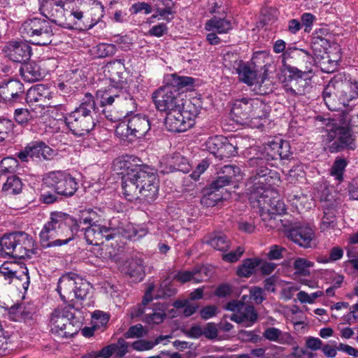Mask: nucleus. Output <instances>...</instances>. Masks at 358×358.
Listing matches in <instances>:
<instances>
[{
    "mask_svg": "<svg viewBox=\"0 0 358 358\" xmlns=\"http://www.w3.org/2000/svg\"><path fill=\"white\" fill-rule=\"evenodd\" d=\"M125 169L122 189L124 197L130 201L141 199L152 202L158 196V180L153 170L148 166L132 164L129 161L120 162Z\"/></svg>",
    "mask_w": 358,
    "mask_h": 358,
    "instance_id": "f257e3e1",
    "label": "nucleus"
},
{
    "mask_svg": "<svg viewBox=\"0 0 358 358\" xmlns=\"http://www.w3.org/2000/svg\"><path fill=\"white\" fill-rule=\"evenodd\" d=\"M91 217L76 220L62 212H53L50 220L44 225L40 233V239L43 248L61 246L74 238L81 225L93 224Z\"/></svg>",
    "mask_w": 358,
    "mask_h": 358,
    "instance_id": "f03ea898",
    "label": "nucleus"
},
{
    "mask_svg": "<svg viewBox=\"0 0 358 358\" xmlns=\"http://www.w3.org/2000/svg\"><path fill=\"white\" fill-rule=\"evenodd\" d=\"M252 183L254 184L247 189L252 207L259 210L262 220L267 227H278L277 216L286 210L284 202L278 198H271L272 192L266 189L259 182H251L248 185Z\"/></svg>",
    "mask_w": 358,
    "mask_h": 358,
    "instance_id": "7ed1b4c3",
    "label": "nucleus"
},
{
    "mask_svg": "<svg viewBox=\"0 0 358 358\" xmlns=\"http://www.w3.org/2000/svg\"><path fill=\"white\" fill-rule=\"evenodd\" d=\"M293 52L296 56L306 59L309 65L311 66L313 57L308 51L294 48ZM311 71V66H306V70L301 71L296 67L284 64L279 78L283 84L286 93L292 96H298L308 92L311 87V81L307 77V74L310 73Z\"/></svg>",
    "mask_w": 358,
    "mask_h": 358,
    "instance_id": "20e7f679",
    "label": "nucleus"
},
{
    "mask_svg": "<svg viewBox=\"0 0 358 358\" xmlns=\"http://www.w3.org/2000/svg\"><path fill=\"white\" fill-rule=\"evenodd\" d=\"M166 84L152 94L156 108L160 111L170 112L180 107V89L193 84L194 79L176 73L167 75Z\"/></svg>",
    "mask_w": 358,
    "mask_h": 358,
    "instance_id": "39448f33",
    "label": "nucleus"
},
{
    "mask_svg": "<svg viewBox=\"0 0 358 358\" xmlns=\"http://www.w3.org/2000/svg\"><path fill=\"white\" fill-rule=\"evenodd\" d=\"M96 109L94 96L86 93L80 106L65 117L66 126L76 136L89 134L96 124L94 115L97 113Z\"/></svg>",
    "mask_w": 358,
    "mask_h": 358,
    "instance_id": "423d86ee",
    "label": "nucleus"
},
{
    "mask_svg": "<svg viewBox=\"0 0 358 358\" xmlns=\"http://www.w3.org/2000/svg\"><path fill=\"white\" fill-rule=\"evenodd\" d=\"M357 96V85L348 80L330 82L323 91V99L331 110H343Z\"/></svg>",
    "mask_w": 358,
    "mask_h": 358,
    "instance_id": "0eeeda50",
    "label": "nucleus"
},
{
    "mask_svg": "<svg viewBox=\"0 0 358 358\" xmlns=\"http://www.w3.org/2000/svg\"><path fill=\"white\" fill-rule=\"evenodd\" d=\"M268 113V106L262 100L248 97L236 99L231 110L232 119L242 125H249L252 119L266 118Z\"/></svg>",
    "mask_w": 358,
    "mask_h": 358,
    "instance_id": "6e6552de",
    "label": "nucleus"
},
{
    "mask_svg": "<svg viewBox=\"0 0 358 358\" xmlns=\"http://www.w3.org/2000/svg\"><path fill=\"white\" fill-rule=\"evenodd\" d=\"M19 31L26 41L36 45L50 44L54 36L51 23L39 17L29 18L24 21Z\"/></svg>",
    "mask_w": 358,
    "mask_h": 358,
    "instance_id": "1a4fd4ad",
    "label": "nucleus"
},
{
    "mask_svg": "<svg viewBox=\"0 0 358 358\" xmlns=\"http://www.w3.org/2000/svg\"><path fill=\"white\" fill-rule=\"evenodd\" d=\"M354 126L352 122L348 126L334 124L327 129L324 138L327 149L331 153L341 152L344 150H354L357 147L355 138L351 131V128Z\"/></svg>",
    "mask_w": 358,
    "mask_h": 358,
    "instance_id": "9d476101",
    "label": "nucleus"
},
{
    "mask_svg": "<svg viewBox=\"0 0 358 358\" xmlns=\"http://www.w3.org/2000/svg\"><path fill=\"white\" fill-rule=\"evenodd\" d=\"M57 290L64 302H72L76 299L83 300L86 297L89 285L77 274L67 273L59 278Z\"/></svg>",
    "mask_w": 358,
    "mask_h": 358,
    "instance_id": "9b49d317",
    "label": "nucleus"
},
{
    "mask_svg": "<svg viewBox=\"0 0 358 358\" xmlns=\"http://www.w3.org/2000/svg\"><path fill=\"white\" fill-rule=\"evenodd\" d=\"M73 305L59 306L52 313L50 327L52 333L62 338H69L78 332V328L74 324Z\"/></svg>",
    "mask_w": 358,
    "mask_h": 358,
    "instance_id": "f8f14e48",
    "label": "nucleus"
},
{
    "mask_svg": "<svg viewBox=\"0 0 358 358\" xmlns=\"http://www.w3.org/2000/svg\"><path fill=\"white\" fill-rule=\"evenodd\" d=\"M44 180L45 183L53 187L58 194L64 196H73L78 188L76 178L66 171L50 172Z\"/></svg>",
    "mask_w": 358,
    "mask_h": 358,
    "instance_id": "ddd939ff",
    "label": "nucleus"
},
{
    "mask_svg": "<svg viewBox=\"0 0 358 358\" xmlns=\"http://www.w3.org/2000/svg\"><path fill=\"white\" fill-rule=\"evenodd\" d=\"M224 65L228 66L229 69H232L233 73H236L238 76V79L241 82H243L248 85L252 86L258 85L261 86L266 77V72L267 69H264L262 75L257 73V70L252 68L247 65L241 60L236 59L233 64H227V59H224Z\"/></svg>",
    "mask_w": 358,
    "mask_h": 358,
    "instance_id": "4468645a",
    "label": "nucleus"
},
{
    "mask_svg": "<svg viewBox=\"0 0 358 358\" xmlns=\"http://www.w3.org/2000/svg\"><path fill=\"white\" fill-rule=\"evenodd\" d=\"M150 129V123L147 116L137 114L131 117L127 124H120L116 132L126 136L131 135L136 138H142Z\"/></svg>",
    "mask_w": 358,
    "mask_h": 358,
    "instance_id": "2eb2a0df",
    "label": "nucleus"
},
{
    "mask_svg": "<svg viewBox=\"0 0 358 358\" xmlns=\"http://www.w3.org/2000/svg\"><path fill=\"white\" fill-rule=\"evenodd\" d=\"M80 6L73 8L70 12L64 15L62 22V27L68 29L85 30L92 27L87 20L85 8H83L82 0H78Z\"/></svg>",
    "mask_w": 358,
    "mask_h": 358,
    "instance_id": "dca6fc26",
    "label": "nucleus"
},
{
    "mask_svg": "<svg viewBox=\"0 0 358 358\" xmlns=\"http://www.w3.org/2000/svg\"><path fill=\"white\" fill-rule=\"evenodd\" d=\"M53 155V150L43 142L29 143L25 148L17 153V157L22 162H28L29 159L38 161L49 159Z\"/></svg>",
    "mask_w": 358,
    "mask_h": 358,
    "instance_id": "f3484780",
    "label": "nucleus"
},
{
    "mask_svg": "<svg viewBox=\"0 0 358 358\" xmlns=\"http://www.w3.org/2000/svg\"><path fill=\"white\" fill-rule=\"evenodd\" d=\"M23 84L17 80H9L0 85V101L6 103L20 102L23 99Z\"/></svg>",
    "mask_w": 358,
    "mask_h": 358,
    "instance_id": "a211bd4d",
    "label": "nucleus"
},
{
    "mask_svg": "<svg viewBox=\"0 0 358 358\" xmlns=\"http://www.w3.org/2000/svg\"><path fill=\"white\" fill-rule=\"evenodd\" d=\"M85 237L89 244L99 245L103 243L104 240L108 241L116 236V229L108 228L105 226L93 224L85 229Z\"/></svg>",
    "mask_w": 358,
    "mask_h": 358,
    "instance_id": "6ab92c4d",
    "label": "nucleus"
},
{
    "mask_svg": "<svg viewBox=\"0 0 358 358\" xmlns=\"http://www.w3.org/2000/svg\"><path fill=\"white\" fill-rule=\"evenodd\" d=\"M53 97L50 88L43 84L30 87L26 94V100L29 103H38L40 106L55 107V103L51 101Z\"/></svg>",
    "mask_w": 358,
    "mask_h": 358,
    "instance_id": "aec40b11",
    "label": "nucleus"
},
{
    "mask_svg": "<svg viewBox=\"0 0 358 358\" xmlns=\"http://www.w3.org/2000/svg\"><path fill=\"white\" fill-rule=\"evenodd\" d=\"M97 95L101 96V106H110L114 102L121 103L123 101L127 103L132 102L129 93L123 86L111 85L104 92L98 91Z\"/></svg>",
    "mask_w": 358,
    "mask_h": 358,
    "instance_id": "412c9836",
    "label": "nucleus"
},
{
    "mask_svg": "<svg viewBox=\"0 0 358 358\" xmlns=\"http://www.w3.org/2000/svg\"><path fill=\"white\" fill-rule=\"evenodd\" d=\"M291 241L303 248H310L315 235L314 230L307 224H297L292 227L287 233Z\"/></svg>",
    "mask_w": 358,
    "mask_h": 358,
    "instance_id": "4be33fe9",
    "label": "nucleus"
},
{
    "mask_svg": "<svg viewBox=\"0 0 358 358\" xmlns=\"http://www.w3.org/2000/svg\"><path fill=\"white\" fill-rule=\"evenodd\" d=\"M15 264H10V267L0 268V289L10 285L14 278L24 281V288H27L29 285V276L27 267L20 266L18 270H15Z\"/></svg>",
    "mask_w": 358,
    "mask_h": 358,
    "instance_id": "5701e85b",
    "label": "nucleus"
},
{
    "mask_svg": "<svg viewBox=\"0 0 358 358\" xmlns=\"http://www.w3.org/2000/svg\"><path fill=\"white\" fill-rule=\"evenodd\" d=\"M64 6L63 0H41L40 10L41 14L52 18V22L61 27L65 15Z\"/></svg>",
    "mask_w": 358,
    "mask_h": 358,
    "instance_id": "b1692460",
    "label": "nucleus"
},
{
    "mask_svg": "<svg viewBox=\"0 0 358 358\" xmlns=\"http://www.w3.org/2000/svg\"><path fill=\"white\" fill-rule=\"evenodd\" d=\"M322 207L324 208V216L320 224V229L322 231L334 228L336 226V216L334 211L340 203L338 199L334 198L331 194L327 195L322 199Z\"/></svg>",
    "mask_w": 358,
    "mask_h": 358,
    "instance_id": "393cba45",
    "label": "nucleus"
},
{
    "mask_svg": "<svg viewBox=\"0 0 358 358\" xmlns=\"http://www.w3.org/2000/svg\"><path fill=\"white\" fill-rule=\"evenodd\" d=\"M6 52L10 60L22 62L29 59L31 48L24 42L10 41L6 46Z\"/></svg>",
    "mask_w": 358,
    "mask_h": 358,
    "instance_id": "a878e982",
    "label": "nucleus"
},
{
    "mask_svg": "<svg viewBox=\"0 0 358 358\" xmlns=\"http://www.w3.org/2000/svg\"><path fill=\"white\" fill-rule=\"evenodd\" d=\"M165 125L169 131L178 133L191 128V123L183 116L180 107L167 113Z\"/></svg>",
    "mask_w": 358,
    "mask_h": 358,
    "instance_id": "bb28decb",
    "label": "nucleus"
},
{
    "mask_svg": "<svg viewBox=\"0 0 358 358\" xmlns=\"http://www.w3.org/2000/svg\"><path fill=\"white\" fill-rule=\"evenodd\" d=\"M16 243L15 259L30 257L34 253V241L27 233L19 231Z\"/></svg>",
    "mask_w": 358,
    "mask_h": 358,
    "instance_id": "cd10ccee",
    "label": "nucleus"
},
{
    "mask_svg": "<svg viewBox=\"0 0 358 358\" xmlns=\"http://www.w3.org/2000/svg\"><path fill=\"white\" fill-rule=\"evenodd\" d=\"M229 318L238 324H244L246 327L253 325L257 320L258 315L253 306L244 305L238 314H232Z\"/></svg>",
    "mask_w": 358,
    "mask_h": 358,
    "instance_id": "c85d7f7f",
    "label": "nucleus"
},
{
    "mask_svg": "<svg viewBox=\"0 0 358 358\" xmlns=\"http://www.w3.org/2000/svg\"><path fill=\"white\" fill-rule=\"evenodd\" d=\"M204 243L213 249L227 252L231 246V241L226 234L221 231H215L204 238Z\"/></svg>",
    "mask_w": 358,
    "mask_h": 358,
    "instance_id": "c756f323",
    "label": "nucleus"
},
{
    "mask_svg": "<svg viewBox=\"0 0 358 358\" xmlns=\"http://www.w3.org/2000/svg\"><path fill=\"white\" fill-rule=\"evenodd\" d=\"M82 5L86 13H89L91 17L90 24H92L93 27L103 16V5L97 0H82Z\"/></svg>",
    "mask_w": 358,
    "mask_h": 358,
    "instance_id": "7c9ffc66",
    "label": "nucleus"
},
{
    "mask_svg": "<svg viewBox=\"0 0 358 358\" xmlns=\"http://www.w3.org/2000/svg\"><path fill=\"white\" fill-rule=\"evenodd\" d=\"M123 271L134 280L141 281L144 277L143 261L139 258L127 261L123 266Z\"/></svg>",
    "mask_w": 358,
    "mask_h": 358,
    "instance_id": "2f4dec72",
    "label": "nucleus"
},
{
    "mask_svg": "<svg viewBox=\"0 0 358 358\" xmlns=\"http://www.w3.org/2000/svg\"><path fill=\"white\" fill-rule=\"evenodd\" d=\"M18 232L4 234L0 239V252L2 255L15 259Z\"/></svg>",
    "mask_w": 358,
    "mask_h": 358,
    "instance_id": "473e14b6",
    "label": "nucleus"
},
{
    "mask_svg": "<svg viewBox=\"0 0 358 358\" xmlns=\"http://www.w3.org/2000/svg\"><path fill=\"white\" fill-rule=\"evenodd\" d=\"M20 73L23 80L28 83L37 81L43 77L40 66L34 62L22 64Z\"/></svg>",
    "mask_w": 358,
    "mask_h": 358,
    "instance_id": "72a5a7b5",
    "label": "nucleus"
},
{
    "mask_svg": "<svg viewBox=\"0 0 358 358\" xmlns=\"http://www.w3.org/2000/svg\"><path fill=\"white\" fill-rule=\"evenodd\" d=\"M263 337L271 342H276L279 344H291L292 338L288 333L282 332L275 327H268L263 332Z\"/></svg>",
    "mask_w": 358,
    "mask_h": 358,
    "instance_id": "f704fd0d",
    "label": "nucleus"
},
{
    "mask_svg": "<svg viewBox=\"0 0 358 358\" xmlns=\"http://www.w3.org/2000/svg\"><path fill=\"white\" fill-rule=\"evenodd\" d=\"M261 264L259 258H249L244 259L238 266L236 274L241 278H249L255 273L259 265Z\"/></svg>",
    "mask_w": 358,
    "mask_h": 358,
    "instance_id": "c9c22d12",
    "label": "nucleus"
},
{
    "mask_svg": "<svg viewBox=\"0 0 358 358\" xmlns=\"http://www.w3.org/2000/svg\"><path fill=\"white\" fill-rule=\"evenodd\" d=\"M166 316L164 305L157 304L153 307L151 311L145 314L141 320L149 324H159L164 320Z\"/></svg>",
    "mask_w": 358,
    "mask_h": 358,
    "instance_id": "e433bc0d",
    "label": "nucleus"
},
{
    "mask_svg": "<svg viewBox=\"0 0 358 358\" xmlns=\"http://www.w3.org/2000/svg\"><path fill=\"white\" fill-rule=\"evenodd\" d=\"M319 57H320V59L318 60V63L322 71L329 73L336 70L341 57L338 54H336L331 57L328 52H324L323 55L320 54Z\"/></svg>",
    "mask_w": 358,
    "mask_h": 358,
    "instance_id": "4c0bfd02",
    "label": "nucleus"
},
{
    "mask_svg": "<svg viewBox=\"0 0 358 358\" xmlns=\"http://www.w3.org/2000/svg\"><path fill=\"white\" fill-rule=\"evenodd\" d=\"M22 183L20 178L15 175L7 177L6 182L3 184L2 192L6 195H15L21 192Z\"/></svg>",
    "mask_w": 358,
    "mask_h": 358,
    "instance_id": "58836bf2",
    "label": "nucleus"
},
{
    "mask_svg": "<svg viewBox=\"0 0 358 358\" xmlns=\"http://www.w3.org/2000/svg\"><path fill=\"white\" fill-rule=\"evenodd\" d=\"M124 64L121 60H117L108 66L110 79L113 82L118 84L117 86H123L125 87L126 83L123 80V75L124 73Z\"/></svg>",
    "mask_w": 358,
    "mask_h": 358,
    "instance_id": "ea45409f",
    "label": "nucleus"
},
{
    "mask_svg": "<svg viewBox=\"0 0 358 358\" xmlns=\"http://www.w3.org/2000/svg\"><path fill=\"white\" fill-rule=\"evenodd\" d=\"M231 29V23L224 19L213 17L206 24V29L208 31H216L218 34L228 32Z\"/></svg>",
    "mask_w": 358,
    "mask_h": 358,
    "instance_id": "a19ab883",
    "label": "nucleus"
},
{
    "mask_svg": "<svg viewBox=\"0 0 358 358\" xmlns=\"http://www.w3.org/2000/svg\"><path fill=\"white\" fill-rule=\"evenodd\" d=\"M182 106L180 108V111L182 113L183 116L187 118V121L190 122L192 127L194 124V119L198 115L199 109L189 100L182 103Z\"/></svg>",
    "mask_w": 358,
    "mask_h": 358,
    "instance_id": "79ce46f5",
    "label": "nucleus"
},
{
    "mask_svg": "<svg viewBox=\"0 0 358 358\" xmlns=\"http://www.w3.org/2000/svg\"><path fill=\"white\" fill-rule=\"evenodd\" d=\"M348 165L347 161L343 158L337 157L330 169V175L341 182L343 180V173Z\"/></svg>",
    "mask_w": 358,
    "mask_h": 358,
    "instance_id": "37998d69",
    "label": "nucleus"
},
{
    "mask_svg": "<svg viewBox=\"0 0 358 358\" xmlns=\"http://www.w3.org/2000/svg\"><path fill=\"white\" fill-rule=\"evenodd\" d=\"M151 4L157 14L162 17L173 13L172 7L173 3L172 0H151Z\"/></svg>",
    "mask_w": 358,
    "mask_h": 358,
    "instance_id": "c03bdc74",
    "label": "nucleus"
},
{
    "mask_svg": "<svg viewBox=\"0 0 358 358\" xmlns=\"http://www.w3.org/2000/svg\"><path fill=\"white\" fill-rule=\"evenodd\" d=\"M171 338V336H159L154 342L146 340H138L131 345L132 348L137 351H145L152 349L155 345L160 343L164 339Z\"/></svg>",
    "mask_w": 358,
    "mask_h": 358,
    "instance_id": "a18cd8bd",
    "label": "nucleus"
},
{
    "mask_svg": "<svg viewBox=\"0 0 358 358\" xmlns=\"http://www.w3.org/2000/svg\"><path fill=\"white\" fill-rule=\"evenodd\" d=\"M223 142H226V138L223 136L210 137L206 143V148L210 153L217 157Z\"/></svg>",
    "mask_w": 358,
    "mask_h": 358,
    "instance_id": "49530a36",
    "label": "nucleus"
},
{
    "mask_svg": "<svg viewBox=\"0 0 358 358\" xmlns=\"http://www.w3.org/2000/svg\"><path fill=\"white\" fill-rule=\"evenodd\" d=\"M314 266V263L305 258L299 257L294 262L296 271L304 276L310 275L309 268Z\"/></svg>",
    "mask_w": 358,
    "mask_h": 358,
    "instance_id": "de8ad7c7",
    "label": "nucleus"
},
{
    "mask_svg": "<svg viewBox=\"0 0 358 358\" xmlns=\"http://www.w3.org/2000/svg\"><path fill=\"white\" fill-rule=\"evenodd\" d=\"M177 292L176 288H175L171 282L169 280H164L158 290L156 297L157 298H166L174 296Z\"/></svg>",
    "mask_w": 358,
    "mask_h": 358,
    "instance_id": "09e8293b",
    "label": "nucleus"
},
{
    "mask_svg": "<svg viewBox=\"0 0 358 358\" xmlns=\"http://www.w3.org/2000/svg\"><path fill=\"white\" fill-rule=\"evenodd\" d=\"M18 166V162L13 157H5L0 163V172L1 174L13 173Z\"/></svg>",
    "mask_w": 358,
    "mask_h": 358,
    "instance_id": "8fccbe9b",
    "label": "nucleus"
},
{
    "mask_svg": "<svg viewBox=\"0 0 358 358\" xmlns=\"http://www.w3.org/2000/svg\"><path fill=\"white\" fill-rule=\"evenodd\" d=\"M238 153L237 148L226 138V142H223V145L220 150L217 157L221 159L229 158L236 155Z\"/></svg>",
    "mask_w": 358,
    "mask_h": 358,
    "instance_id": "3c124183",
    "label": "nucleus"
},
{
    "mask_svg": "<svg viewBox=\"0 0 358 358\" xmlns=\"http://www.w3.org/2000/svg\"><path fill=\"white\" fill-rule=\"evenodd\" d=\"M15 120L20 124L28 123L34 119V115L26 108H17L15 111Z\"/></svg>",
    "mask_w": 358,
    "mask_h": 358,
    "instance_id": "603ef678",
    "label": "nucleus"
},
{
    "mask_svg": "<svg viewBox=\"0 0 358 358\" xmlns=\"http://www.w3.org/2000/svg\"><path fill=\"white\" fill-rule=\"evenodd\" d=\"M116 47L113 44L101 43L96 46V53L99 57H107L113 55Z\"/></svg>",
    "mask_w": 358,
    "mask_h": 358,
    "instance_id": "864d4df0",
    "label": "nucleus"
},
{
    "mask_svg": "<svg viewBox=\"0 0 358 358\" xmlns=\"http://www.w3.org/2000/svg\"><path fill=\"white\" fill-rule=\"evenodd\" d=\"M282 139L272 141L267 143L264 150L268 155L267 159H277V154L279 151L280 144Z\"/></svg>",
    "mask_w": 358,
    "mask_h": 358,
    "instance_id": "5fc2aeb1",
    "label": "nucleus"
},
{
    "mask_svg": "<svg viewBox=\"0 0 358 358\" xmlns=\"http://www.w3.org/2000/svg\"><path fill=\"white\" fill-rule=\"evenodd\" d=\"M221 173L233 182L241 174V169L235 165H226L222 168Z\"/></svg>",
    "mask_w": 358,
    "mask_h": 358,
    "instance_id": "6e6d98bb",
    "label": "nucleus"
},
{
    "mask_svg": "<svg viewBox=\"0 0 358 358\" xmlns=\"http://www.w3.org/2000/svg\"><path fill=\"white\" fill-rule=\"evenodd\" d=\"M329 45V42L327 39L321 38V37H316L314 38V40L313 41L312 48L314 51L315 55L317 57V59H319V56L320 55V53L322 52V50L320 47L322 48L324 52H326V50L327 48V46Z\"/></svg>",
    "mask_w": 358,
    "mask_h": 358,
    "instance_id": "4d7b16f0",
    "label": "nucleus"
},
{
    "mask_svg": "<svg viewBox=\"0 0 358 358\" xmlns=\"http://www.w3.org/2000/svg\"><path fill=\"white\" fill-rule=\"evenodd\" d=\"M203 336L209 340H215L218 336L217 324L213 322L207 323L203 328Z\"/></svg>",
    "mask_w": 358,
    "mask_h": 358,
    "instance_id": "13d9d810",
    "label": "nucleus"
},
{
    "mask_svg": "<svg viewBox=\"0 0 358 358\" xmlns=\"http://www.w3.org/2000/svg\"><path fill=\"white\" fill-rule=\"evenodd\" d=\"M147 331L144 330L142 324H138L129 327L128 331L124 334V336L127 338H141L145 336Z\"/></svg>",
    "mask_w": 358,
    "mask_h": 358,
    "instance_id": "bf43d9fd",
    "label": "nucleus"
},
{
    "mask_svg": "<svg viewBox=\"0 0 358 358\" xmlns=\"http://www.w3.org/2000/svg\"><path fill=\"white\" fill-rule=\"evenodd\" d=\"M245 250L243 248L239 246L236 250L222 255V260L229 262H236L243 255Z\"/></svg>",
    "mask_w": 358,
    "mask_h": 358,
    "instance_id": "052dcab7",
    "label": "nucleus"
},
{
    "mask_svg": "<svg viewBox=\"0 0 358 358\" xmlns=\"http://www.w3.org/2000/svg\"><path fill=\"white\" fill-rule=\"evenodd\" d=\"M222 199V195L212 191L208 194L204 195L202 197L201 202L208 206H215L218 201H221Z\"/></svg>",
    "mask_w": 358,
    "mask_h": 358,
    "instance_id": "680f3d73",
    "label": "nucleus"
},
{
    "mask_svg": "<svg viewBox=\"0 0 358 358\" xmlns=\"http://www.w3.org/2000/svg\"><path fill=\"white\" fill-rule=\"evenodd\" d=\"M245 299L246 296H243L241 300H233L231 301L228 302L225 306V309L233 312V314H238L240 311L242 310L244 308V301L245 300Z\"/></svg>",
    "mask_w": 358,
    "mask_h": 358,
    "instance_id": "e2e57ef3",
    "label": "nucleus"
},
{
    "mask_svg": "<svg viewBox=\"0 0 358 358\" xmlns=\"http://www.w3.org/2000/svg\"><path fill=\"white\" fill-rule=\"evenodd\" d=\"M13 129V123L11 121L6 119L0 120V141L5 140L8 133Z\"/></svg>",
    "mask_w": 358,
    "mask_h": 358,
    "instance_id": "0e129e2a",
    "label": "nucleus"
},
{
    "mask_svg": "<svg viewBox=\"0 0 358 358\" xmlns=\"http://www.w3.org/2000/svg\"><path fill=\"white\" fill-rule=\"evenodd\" d=\"M115 345V355L117 357L120 358L124 357L128 352V343L123 339L119 338Z\"/></svg>",
    "mask_w": 358,
    "mask_h": 358,
    "instance_id": "69168bd1",
    "label": "nucleus"
},
{
    "mask_svg": "<svg viewBox=\"0 0 358 358\" xmlns=\"http://www.w3.org/2000/svg\"><path fill=\"white\" fill-rule=\"evenodd\" d=\"M291 155L290 152V145L289 142L286 141L281 140L279 151L277 154V159L280 158L281 159H288Z\"/></svg>",
    "mask_w": 358,
    "mask_h": 358,
    "instance_id": "338daca9",
    "label": "nucleus"
},
{
    "mask_svg": "<svg viewBox=\"0 0 358 358\" xmlns=\"http://www.w3.org/2000/svg\"><path fill=\"white\" fill-rule=\"evenodd\" d=\"M217 314V308L215 306H207L200 310V315L203 320H208Z\"/></svg>",
    "mask_w": 358,
    "mask_h": 358,
    "instance_id": "774afa93",
    "label": "nucleus"
}]
</instances>
